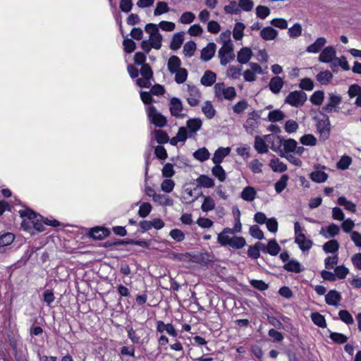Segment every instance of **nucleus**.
Returning <instances> with one entry per match:
<instances>
[{
	"label": "nucleus",
	"mask_w": 361,
	"mask_h": 361,
	"mask_svg": "<svg viewBox=\"0 0 361 361\" xmlns=\"http://www.w3.org/2000/svg\"><path fill=\"white\" fill-rule=\"evenodd\" d=\"M19 214L21 217L27 218V219H24L21 223L22 227L25 230H27L30 227V224H32L33 227L38 231H44V224L54 227L59 225V222L56 219L50 221L46 219L44 221H42L43 218L42 216L37 215L30 209L20 210Z\"/></svg>",
	"instance_id": "nucleus-1"
},
{
	"label": "nucleus",
	"mask_w": 361,
	"mask_h": 361,
	"mask_svg": "<svg viewBox=\"0 0 361 361\" xmlns=\"http://www.w3.org/2000/svg\"><path fill=\"white\" fill-rule=\"evenodd\" d=\"M127 71L132 79H136V85L142 88H149L154 81L153 71L149 64L141 66L138 71L133 65L128 64Z\"/></svg>",
	"instance_id": "nucleus-2"
},
{
	"label": "nucleus",
	"mask_w": 361,
	"mask_h": 361,
	"mask_svg": "<svg viewBox=\"0 0 361 361\" xmlns=\"http://www.w3.org/2000/svg\"><path fill=\"white\" fill-rule=\"evenodd\" d=\"M214 97L218 100L233 101L236 96L237 92L234 87H228L224 82H217L214 86Z\"/></svg>",
	"instance_id": "nucleus-3"
},
{
	"label": "nucleus",
	"mask_w": 361,
	"mask_h": 361,
	"mask_svg": "<svg viewBox=\"0 0 361 361\" xmlns=\"http://www.w3.org/2000/svg\"><path fill=\"white\" fill-rule=\"evenodd\" d=\"M305 232V228L301 226L299 222L294 223L295 243L303 252L310 250L313 245V242L306 238Z\"/></svg>",
	"instance_id": "nucleus-4"
},
{
	"label": "nucleus",
	"mask_w": 361,
	"mask_h": 361,
	"mask_svg": "<svg viewBox=\"0 0 361 361\" xmlns=\"http://www.w3.org/2000/svg\"><path fill=\"white\" fill-rule=\"evenodd\" d=\"M307 97L302 90L290 92L285 99V103L294 107L302 106L307 101Z\"/></svg>",
	"instance_id": "nucleus-5"
},
{
	"label": "nucleus",
	"mask_w": 361,
	"mask_h": 361,
	"mask_svg": "<svg viewBox=\"0 0 361 361\" xmlns=\"http://www.w3.org/2000/svg\"><path fill=\"white\" fill-rule=\"evenodd\" d=\"M276 135L273 134L266 135L263 137L257 135L255 137L254 148L259 154H265L268 152V143L276 140Z\"/></svg>",
	"instance_id": "nucleus-6"
},
{
	"label": "nucleus",
	"mask_w": 361,
	"mask_h": 361,
	"mask_svg": "<svg viewBox=\"0 0 361 361\" xmlns=\"http://www.w3.org/2000/svg\"><path fill=\"white\" fill-rule=\"evenodd\" d=\"M185 98L190 106H196L200 102L202 93L196 86L187 85Z\"/></svg>",
	"instance_id": "nucleus-7"
},
{
	"label": "nucleus",
	"mask_w": 361,
	"mask_h": 361,
	"mask_svg": "<svg viewBox=\"0 0 361 361\" xmlns=\"http://www.w3.org/2000/svg\"><path fill=\"white\" fill-rule=\"evenodd\" d=\"M147 115L151 123L159 128L166 126L167 120L165 116L157 111L154 106H149L147 109Z\"/></svg>",
	"instance_id": "nucleus-8"
},
{
	"label": "nucleus",
	"mask_w": 361,
	"mask_h": 361,
	"mask_svg": "<svg viewBox=\"0 0 361 361\" xmlns=\"http://www.w3.org/2000/svg\"><path fill=\"white\" fill-rule=\"evenodd\" d=\"M326 169L325 166L317 164L314 166V171H312L309 177L314 183H322L327 180L329 175L324 171Z\"/></svg>",
	"instance_id": "nucleus-9"
},
{
	"label": "nucleus",
	"mask_w": 361,
	"mask_h": 361,
	"mask_svg": "<svg viewBox=\"0 0 361 361\" xmlns=\"http://www.w3.org/2000/svg\"><path fill=\"white\" fill-rule=\"evenodd\" d=\"M221 65L225 66L235 58L233 46L221 47L218 51Z\"/></svg>",
	"instance_id": "nucleus-10"
},
{
	"label": "nucleus",
	"mask_w": 361,
	"mask_h": 361,
	"mask_svg": "<svg viewBox=\"0 0 361 361\" xmlns=\"http://www.w3.org/2000/svg\"><path fill=\"white\" fill-rule=\"evenodd\" d=\"M250 68L246 69L243 73V78L246 82H255L257 80V74H263L262 66L257 63L251 62L249 63Z\"/></svg>",
	"instance_id": "nucleus-11"
},
{
	"label": "nucleus",
	"mask_w": 361,
	"mask_h": 361,
	"mask_svg": "<svg viewBox=\"0 0 361 361\" xmlns=\"http://www.w3.org/2000/svg\"><path fill=\"white\" fill-rule=\"evenodd\" d=\"M342 98L339 94L329 93L327 103L322 107V111L326 113L338 111V106L341 103Z\"/></svg>",
	"instance_id": "nucleus-12"
},
{
	"label": "nucleus",
	"mask_w": 361,
	"mask_h": 361,
	"mask_svg": "<svg viewBox=\"0 0 361 361\" xmlns=\"http://www.w3.org/2000/svg\"><path fill=\"white\" fill-rule=\"evenodd\" d=\"M317 129L320 135V138L326 140L329 138L330 134V121L329 117L324 115L323 118L317 121Z\"/></svg>",
	"instance_id": "nucleus-13"
},
{
	"label": "nucleus",
	"mask_w": 361,
	"mask_h": 361,
	"mask_svg": "<svg viewBox=\"0 0 361 361\" xmlns=\"http://www.w3.org/2000/svg\"><path fill=\"white\" fill-rule=\"evenodd\" d=\"M336 57V49L332 46H329L322 50L318 60L322 63H330L331 65L334 62Z\"/></svg>",
	"instance_id": "nucleus-14"
},
{
	"label": "nucleus",
	"mask_w": 361,
	"mask_h": 361,
	"mask_svg": "<svg viewBox=\"0 0 361 361\" xmlns=\"http://www.w3.org/2000/svg\"><path fill=\"white\" fill-rule=\"evenodd\" d=\"M169 109L172 116L183 118L185 114H182L183 110L181 100L177 97H173L169 102Z\"/></svg>",
	"instance_id": "nucleus-15"
},
{
	"label": "nucleus",
	"mask_w": 361,
	"mask_h": 361,
	"mask_svg": "<svg viewBox=\"0 0 361 361\" xmlns=\"http://www.w3.org/2000/svg\"><path fill=\"white\" fill-rule=\"evenodd\" d=\"M202 126V121L199 118H190L186 122V129L188 130L189 137L195 136Z\"/></svg>",
	"instance_id": "nucleus-16"
},
{
	"label": "nucleus",
	"mask_w": 361,
	"mask_h": 361,
	"mask_svg": "<svg viewBox=\"0 0 361 361\" xmlns=\"http://www.w3.org/2000/svg\"><path fill=\"white\" fill-rule=\"evenodd\" d=\"M340 233V227L336 224L332 223L328 226L322 227L320 230V235L326 239L334 238L338 235Z\"/></svg>",
	"instance_id": "nucleus-17"
},
{
	"label": "nucleus",
	"mask_w": 361,
	"mask_h": 361,
	"mask_svg": "<svg viewBox=\"0 0 361 361\" xmlns=\"http://www.w3.org/2000/svg\"><path fill=\"white\" fill-rule=\"evenodd\" d=\"M283 85V79L279 76H274L269 81V88L273 94H278L281 91Z\"/></svg>",
	"instance_id": "nucleus-18"
},
{
	"label": "nucleus",
	"mask_w": 361,
	"mask_h": 361,
	"mask_svg": "<svg viewBox=\"0 0 361 361\" xmlns=\"http://www.w3.org/2000/svg\"><path fill=\"white\" fill-rule=\"evenodd\" d=\"M342 299L341 294L336 290H331L325 295V302L329 305L337 307Z\"/></svg>",
	"instance_id": "nucleus-19"
},
{
	"label": "nucleus",
	"mask_w": 361,
	"mask_h": 361,
	"mask_svg": "<svg viewBox=\"0 0 361 361\" xmlns=\"http://www.w3.org/2000/svg\"><path fill=\"white\" fill-rule=\"evenodd\" d=\"M171 75H174V80L177 84H183L184 83L188 75V71L179 66V68H176L174 71H169Z\"/></svg>",
	"instance_id": "nucleus-20"
},
{
	"label": "nucleus",
	"mask_w": 361,
	"mask_h": 361,
	"mask_svg": "<svg viewBox=\"0 0 361 361\" xmlns=\"http://www.w3.org/2000/svg\"><path fill=\"white\" fill-rule=\"evenodd\" d=\"M253 55L252 51L249 47H243L237 53V61L241 64H246L249 62Z\"/></svg>",
	"instance_id": "nucleus-21"
},
{
	"label": "nucleus",
	"mask_w": 361,
	"mask_h": 361,
	"mask_svg": "<svg viewBox=\"0 0 361 361\" xmlns=\"http://www.w3.org/2000/svg\"><path fill=\"white\" fill-rule=\"evenodd\" d=\"M326 42L327 41L325 37H320L317 38L313 44L307 47L306 51L312 54L319 53V51H322V49L324 47Z\"/></svg>",
	"instance_id": "nucleus-22"
},
{
	"label": "nucleus",
	"mask_w": 361,
	"mask_h": 361,
	"mask_svg": "<svg viewBox=\"0 0 361 361\" xmlns=\"http://www.w3.org/2000/svg\"><path fill=\"white\" fill-rule=\"evenodd\" d=\"M255 112H252L251 114H250L248 118L246 120L244 124V128L246 132L251 135L254 133L255 129L258 127L259 124L257 120L255 118Z\"/></svg>",
	"instance_id": "nucleus-23"
},
{
	"label": "nucleus",
	"mask_w": 361,
	"mask_h": 361,
	"mask_svg": "<svg viewBox=\"0 0 361 361\" xmlns=\"http://www.w3.org/2000/svg\"><path fill=\"white\" fill-rule=\"evenodd\" d=\"M231 152L230 147H219L214 152L212 157V161L215 164H221L224 159Z\"/></svg>",
	"instance_id": "nucleus-24"
},
{
	"label": "nucleus",
	"mask_w": 361,
	"mask_h": 361,
	"mask_svg": "<svg viewBox=\"0 0 361 361\" xmlns=\"http://www.w3.org/2000/svg\"><path fill=\"white\" fill-rule=\"evenodd\" d=\"M216 44L214 42L209 43L201 51L200 59L204 61H209L214 55Z\"/></svg>",
	"instance_id": "nucleus-25"
},
{
	"label": "nucleus",
	"mask_w": 361,
	"mask_h": 361,
	"mask_svg": "<svg viewBox=\"0 0 361 361\" xmlns=\"http://www.w3.org/2000/svg\"><path fill=\"white\" fill-rule=\"evenodd\" d=\"M278 34V31L271 26H267L260 31V37L265 41L274 40Z\"/></svg>",
	"instance_id": "nucleus-26"
},
{
	"label": "nucleus",
	"mask_w": 361,
	"mask_h": 361,
	"mask_svg": "<svg viewBox=\"0 0 361 361\" xmlns=\"http://www.w3.org/2000/svg\"><path fill=\"white\" fill-rule=\"evenodd\" d=\"M231 230L230 228H224L222 232L218 234L217 241L219 244L223 246L228 245L229 242L232 237H230V235H233Z\"/></svg>",
	"instance_id": "nucleus-27"
},
{
	"label": "nucleus",
	"mask_w": 361,
	"mask_h": 361,
	"mask_svg": "<svg viewBox=\"0 0 361 361\" xmlns=\"http://www.w3.org/2000/svg\"><path fill=\"white\" fill-rule=\"evenodd\" d=\"M257 195V190L252 186H247L243 188L240 193V197L247 202L253 201Z\"/></svg>",
	"instance_id": "nucleus-28"
},
{
	"label": "nucleus",
	"mask_w": 361,
	"mask_h": 361,
	"mask_svg": "<svg viewBox=\"0 0 361 361\" xmlns=\"http://www.w3.org/2000/svg\"><path fill=\"white\" fill-rule=\"evenodd\" d=\"M202 111L207 119H212L216 113L211 101L207 100L202 106Z\"/></svg>",
	"instance_id": "nucleus-29"
},
{
	"label": "nucleus",
	"mask_w": 361,
	"mask_h": 361,
	"mask_svg": "<svg viewBox=\"0 0 361 361\" xmlns=\"http://www.w3.org/2000/svg\"><path fill=\"white\" fill-rule=\"evenodd\" d=\"M216 80V75L211 71H206L201 78L200 82L202 85L209 87L214 85Z\"/></svg>",
	"instance_id": "nucleus-30"
},
{
	"label": "nucleus",
	"mask_w": 361,
	"mask_h": 361,
	"mask_svg": "<svg viewBox=\"0 0 361 361\" xmlns=\"http://www.w3.org/2000/svg\"><path fill=\"white\" fill-rule=\"evenodd\" d=\"M184 41V32L175 33L171 39L170 49L172 50H178L180 48Z\"/></svg>",
	"instance_id": "nucleus-31"
},
{
	"label": "nucleus",
	"mask_w": 361,
	"mask_h": 361,
	"mask_svg": "<svg viewBox=\"0 0 361 361\" xmlns=\"http://www.w3.org/2000/svg\"><path fill=\"white\" fill-rule=\"evenodd\" d=\"M339 243L336 240H330L323 245V250L326 253L338 255Z\"/></svg>",
	"instance_id": "nucleus-32"
},
{
	"label": "nucleus",
	"mask_w": 361,
	"mask_h": 361,
	"mask_svg": "<svg viewBox=\"0 0 361 361\" xmlns=\"http://www.w3.org/2000/svg\"><path fill=\"white\" fill-rule=\"evenodd\" d=\"M333 77V74L326 70L319 72L316 75V79L320 84L327 85L331 82Z\"/></svg>",
	"instance_id": "nucleus-33"
},
{
	"label": "nucleus",
	"mask_w": 361,
	"mask_h": 361,
	"mask_svg": "<svg viewBox=\"0 0 361 361\" xmlns=\"http://www.w3.org/2000/svg\"><path fill=\"white\" fill-rule=\"evenodd\" d=\"M338 66H340L344 71H349L350 68L346 57L344 56H341V57H336L334 62L330 65V68L333 71H335V68Z\"/></svg>",
	"instance_id": "nucleus-34"
},
{
	"label": "nucleus",
	"mask_w": 361,
	"mask_h": 361,
	"mask_svg": "<svg viewBox=\"0 0 361 361\" xmlns=\"http://www.w3.org/2000/svg\"><path fill=\"white\" fill-rule=\"evenodd\" d=\"M153 201L161 206H172L173 204V200L169 196L160 193H157Z\"/></svg>",
	"instance_id": "nucleus-35"
},
{
	"label": "nucleus",
	"mask_w": 361,
	"mask_h": 361,
	"mask_svg": "<svg viewBox=\"0 0 361 361\" xmlns=\"http://www.w3.org/2000/svg\"><path fill=\"white\" fill-rule=\"evenodd\" d=\"M283 269L290 272L296 274L302 271L301 264L295 259H291L283 265Z\"/></svg>",
	"instance_id": "nucleus-36"
},
{
	"label": "nucleus",
	"mask_w": 361,
	"mask_h": 361,
	"mask_svg": "<svg viewBox=\"0 0 361 361\" xmlns=\"http://www.w3.org/2000/svg\"><path fill=\"white\" fill-rule=\"evenodd\" d=\"M281 247L275 239L270 240L268 242L267 247L263 249L264 252H267V253L272 256L277 255L279 253Z\"/></svg>",
	"instance_id": "nucleus-37"
},
{
	"label": "nucleus",
	"mask_w": 361,
	"mask_h": 361,
	"mask_svg": "<svg viewBox=\"0 0 361 361\" xmlns=\"http://www.w3.org/2000/svg\"><path fill=\"white\" fill-rule=\"evenodd\" d=\"M269 166L274 172L282 173L287 170L286 165L279 159H272L269 162Z\"/></svg>",
	"instance_id": "nucleus-38"
},
{
	"label": "nucleus",
	"mask_w": 361,
	"mask_h": 361,
	"mask_svg": "<svg viewBox=\"0 0 361 361\" xmlns=\"http://www.w3.org/2000/svg\"><path fill=\"white\" fill-rule=\"evenodd\" d=\"M195 159L202 162L209 159L210 153L206 147H201L193 152Z\"/></svg>",
	"instance_id": "nucleus-39"
},
{
	"label": "nucleus",
	"mask_w": 361,
	"mask_h": 361,
	"mask_svg": "<svg viewBox=\"0 0 361 361\" xmlns=\"http://www.w3.org/2000/svg\"><path fill=\"white\" fill-rule=\"evenodd\" d=\"M196 181L200 186L203 188H211L214 186V180L206 175H200Z\"/></svg>",
	"instance_id": "nucleus-40"
},
{
	"label": "nucleus",
	"mask_w": 361,
	"mask_h": 361,
	"mask_svg": "<svg viewBox=\"0 0 361 361\" xmlns=\"http://www.w3.org/2000/svg\"><path fill=\"white\" fill-rule=\"evenodd\" d=\"M248 106L247 101L243 99L235 104L232 109L234 114L239 115L243 114L247 109Z\"/></svg>",
	"instance_id": "nucleus-41"
},
{
	"label": "nucleus",
	"mask_w": 361,
	"mask_h": 361,
	"mask_svg": "<svg viewBox=\"0 0 361 361\" xmlns=\"http://www.w3.org/2000/svg\"><path fill=\"white\" fill-rule=\"evenodd\" d=\"M212 173L220 182L226 180V174L220 164H215L212 169Z\"/></svg>",
	"instance_id": "nucleus-42"
},
{
	"label": "nucleus",
	"mask_w": 361,
	"mask_h": 361,
	"mask_svg": "<svg viewBox=\"0 0 361 361\" xmlns=\"http://www.w3.org/2000/svg\"><path fill=\"white\" fill-rule=\"evenodd\" d=\"M337 202L343 206L346 210L353 213L356 212V205L353 202L348 200L345 197L341 196L338 198Z\"/></svg>",
	"instance_id": "nucleus-43"
},
{
	"label": "nucleus",
	"mask_w": 361,
	"mask_h": 361,
	"mask_svg": "<svg viewBox=\"0 0 361 361\" xmlns=\"http://www.w3.org/2000/svg\"><path fill=\"white\" fill-rule=\"evenodd\" d=\"M204 201L201 206V209L204 212H208L215 208L216 203L210 196H203Z\"/></svg>",
	"instance_id": "nucleus-44"
},
{
	"label": "nucleus",
	"mask_w": 361,
	"mask_h": 361,
	"mask_svg": "<svg viewBox=\"0 0 361 361\" xmlns=\"http://www.w3.org/2000/svg\"><path fill=\"white\" fill-rule=\"evenodd\" d=\"M245 244L246 241L243 237L234 236L231 239L228 246L231 247L232 248L238 250L243 248Z\"/></svg>",
	"instance_id": "nucleus-45"
},
{
	"label": "nucleus",
	"mask_w": 361,
	"mask_h": 361,
	"mask_svg": "<svg viewBox=\"0 0 361 361\" xmlns=\"http://www.w3.org/2000/svg\"><path fill=\"white\" fill-rule=\"evenodd\" d=\"M245 27V26L243 23L239 22L235 23L233 30V36L235 40H240L243 39Z\"/></svg>",
	"instance_id": "nucleus-46"
},
{
	"label": "nucleus",
	"mask_w": 361,
	"mask_h": 361,
	"mask_svg": "<svg viewBox=\"0 0 361 361\" xmlns=\"http://www.w3.org/2000/svg\"><path fill=\"white\" fill-rule=\"evenodd\" d=\"M231 32L230 30H226L224 32H222L220 34L217 39V42H220L222 44V47L228 45L233 46V44L231 39Z\"/></svg>",
	"instance_id": "nucleus-47"
},
{
	"label": "nucleus",
	"mask_w": 361,
	"mask_h": 361,
	"mask_svg": "<svg viewBox=\"0 0 361 361\" xmlns=\"http://www.w3.org/2000/svg\"><path fill=\"white\" fill-rule=\"evenodd\" d=\"M122 36L124 38L123 41L124 51L128 54L133 52L136 48L135 42L133 39L128 38L127 36H125L123 32Z\"/></svg>",
	"instance_id": "nucleus-48"
},
{
	"label": "nucleus",
	"mask_w": 361,
	"mask_h": 361,
	"mask_svg": "<svg viewBox=\"0 0 361 361\" xmlns=\"http://www.w3.org/2000/svg\"><path fill=\"white\" fill-rule=\"evenodd\" d=\"M197 49L196 43L194 41H188L183 46V52L187 57H191L194 55Z\"/></svg>",
	"instance_id": "nucleus-49"
},
{
	"label": "nucleus",
	"mask_w": 361,
	"mask_h": 361,
	"mask_svg": "<svg viewBox=\"0 0 361 361\" xmlns=\"http://www.w3.org/2000/svg\"><path fill=\"white\" fill-rule=\"evenodd\" d=\"M301 144L305 146L314 147L317 143V140L312 134H306L300 138Z\"/></svg>",
	"instance_id": "nucleus-50"
},
{
	"label": "nucleus",
	"mask_w": 361,
	"mask_h": 361,
	"mask_svg": "<svg viewBox=\"0 0 361 361\" xmlns=\"http://www.w3.org/2000/svg\"><path fill=\"white\" fill-rule=\"evenodd\" d=\"M311 319L313 323L321 327L324 328L326 326V322L324 317L319 312H313L311 314Z\"/></svg>",
	"instance_id": "nucleus-51"
},
{
	"label": "nucleus",
	"mask_w": 361,
	"mask_h": 361,
	"mask_svg": "<svg viewBox=\"0 0 361 361\" xmlns=\"http://www.w3.org/2000/svg\"><path fill=\"white\" fill-rule=\"evenodd\" d=\"M285 118L284 113L280 109H276L269 111L268 114V120L271 122L281 121Z\"/></svg>",
	"instance_id": "nucleus-52"
},
{
	"label": "nucleus",
	"mask_w": 361,
	"mask_h": 361,
	"mask_svg": "<svg viewBox=\"0 0 361 361\" xmlns=\"http://www.w3.org/2000/svg\"><path fill=\"white\" fill-rule=\"evenodd\" d=\"M169 11V7L165 1H158L156 5V8L154 11V15L155 16H161L164 13H166Z\"/></svg>",
	"instance_id": "nucleus-53"
},
{
	"label": "nucleus",
	"mask_w": 361,
	"mask_h": 361,
	"mask_svg": "<svg viewBox=\"0 0 361 361\" xmlns=\"http://www.w3.org/2000/svg\"><path fill=\"white\" fill-rule=\"evenodd\" d=\"M288 176L283 175L281 178L274 184V188L277 193H281L287 186Z\"/></svg>",
	"instance_id": "nucleus-54"
},
{
	"label": "nucleus",
	"mask_w": 361,
	"mask_h": 361,
	"mask_svg": "<svg viewBox=\"0 0 361 361\" xmlns=\"http://www.w3.org/2000/svg\"><path fill=\"white\" fill-rule=\"evenodd\" d=\"M182 62L177 56H171L169 57L167 62V69L169 71H174L176 68L181 66Z\"/></svg>",
	"instance_id": "nucleus-55"
},
{
	"label": "nucleus",
	"mask_w": 361,
	"mask_h": 361,
	"mask_svg": "<svg viewBox=\"0 0 361 361\" xmlns=\"http://www.w3.org/2000/svg\"><path fill=\"white\" fill-rule=\"evenodd\" d=\"M324 99V92L322 90H317L312 94L310 100L314 105L320 106L322 104Z\"/></svg>",
	"instance_id": "nucleus-56"
},
{
	"label": "nucleus",
	"mask_w": 361,
	"mask_h": 361,
	"mask_svg": "<svg viewBox=\"0 0 361 361\" xmlns=\"http://www.w3.org/2000/svg\"><path fill=\"white\" fill-rule=\"evenodd\" d=\"M247 166L253 173H262L263 164L257 159H255L250 161Z\"/></svg>",
	"instance_id": "nucleus-57"
},
{
	"label": "nucleus",
	"mask_w": 361,
	"mask_h": 361,
	"mask_svg": "<svg viewBox=\"0 0 361 361\" xmlns=\"http://www.w3.org/2000/svg\"><path fill=\"white\" fill-rule=\"evenodd\" d=\"M224 11L229 14H239L240 9L239 3L238 4L235 1H231L228 5H226L224 8Z\"/></svg>",
	"instance_id": "nucleus-58"
},
{
	"label": "nucleus",
	"mask_w": 361,
	"mask_h": 361,
	"mask_svg": "<svg viewBox=\"0 0 361 361\" xmlns=\"http://www.w3.org/2000/svg\"><path fill=\"white\" fill-rule=\"evenodd\" d=\"M162 36L159 33L149 37L148 40L152 44L153 49H160L162 46Z\"/></svg>",
	"instance_id": "nucleus-59"
},
{
	"label": "nucleus",
	"mask_w": 361,
	"mask_h": 361,
	"mask_svg": "<svg viewBox=\"0 0 361 361\" xmlns=\"http://www.w3.org/2000/svg\"><path fill=\"white\" fill-rule=\"evenodd\" d=\"M338 316L340 319L348 325H350L354 323L353 316L348 310H340L338 312Z\"/></svg>",
	"instance_id": "nucleus-60"
},
{
	"label": "nucleus",
	"mask_w": 361,
	"mask_h": 361,
	"mask_svg": "<svg viewBox=\"0 0 361 361\" xmlns=\"http://www.w3.org/2000/svg\"><path fill=\"white\" fill-rule=\"evenodd\" d=\"M352 163V159L349 156H343L336 164L338 169L346 170Z\"/></svg>",
	"instance_id": "nucleus-61"
},
{
	"label": "nucleus",
	"mask_w": 361,
	"mask_h": 361,
	"mask_svg": "<svg viewBox=\"0 0 361 361\" xmlns=\"http://www.w3.org/2000/svg\"><path fill=\"white\" fill-rule=\"evenodd\" d=\"M296 145H298V142L291 138L285 140L283 142V149L286 153L294 152Z\"/></svg>",
	"instance_id": "nucleus-62"
},
{
	"label": "nucleus",
	"mask_w": 361,
	"mask_h": 361,
	"mask_svg": "<svg viewBox=\"0 0 361 361\" xmlns=\"http://www.w3.org/2000/svg\"><path fill=\"white\" fill-rule=\"evenodd\" d=\"M329 338L334 342L338 344L345 343L348 341V337L341 333L330 332Z\"/></svg>",
	"instance_id": "nucleus-63"
},
{
	"label": "nucleus",
	"mask_w": 361,
	"mask_h": 361,
	"mask_svg": "<svg viewBox=\"0 0 361 361\" xmlns=\"http://www.w3.org/2000/svg\"><path fill=\"white\" fill-rule=\"evenodd\" d=\"M195 19V15L190 11L183 13L179 18V22L182 24H190Z\"/></svg>",
	"instance_id": "nucleus-64"
}]
</instances>
